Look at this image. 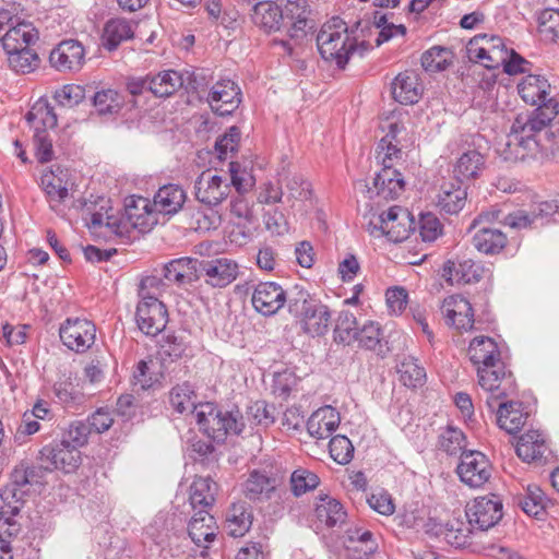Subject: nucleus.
<instances>
[{
  "mask_svg": "<svg viewBox=\"0 0 559 559\" xmlns=\"http://www.w3.org/2000/svg\"><path fill=\"white\" fill-rule=\"evenodd\" d=\"M559 150L557 107H530L519 112L500 155L507 162L543 160Z\"/></svg>",
  "mask_w": 559,
  "mask_h": 559,
  "instance_id": "nucleus-1",
  "label": "nucleus"
},
{
  "mask_svg": "<svg viewBox=\"0 0 559 559\" xmlns=\"http://www.w3.org/2000/svg\"><path fill=\"white\" fill-rule=\"evenodd\" d=\"M252 22L265 32L286 29L292 39L301 40L316 28L313 12L300 0H285L282 5L273 1L253 4Z\"/></svg>",
  "mask_w": 559,
  "mask_h": 559,
  "instance_id": "nucleus-2",
  "label": "nucleus"
},
{
  "mask_svg": "<svg viewBox=\"0 0 559 559\" xmlns=\"http://www.w3.org/2000/svg\"><path fill=\"white\" fill-rule=\"evenodd\" d=\"M368 21H357L352 27L340 17H332L326 22L317 35V45L321 57L329 62H334L337 68L344 69L348 63L350 56L360 46L368 49L369 44L366 40L358 43L360 36L357 32L364 33L370 29Z\"/></svg>",
  "mask_w": 559,
  "mask_h": 559,
  "instance_id": "nucleus-3",
  "label": "nucleus"
},
{
  "mask_svg": "<svg viewBox=\"0 0 559 559\" xmlns=\"http://www.w3.org/2000/svg\"><path fill=\"white\" fill-rule=\"evenodd\" d=\"M164 286L157 276H146L141 281V300L136 306L135 320L139 330L147 336H156L167 324L168 312L166 306L157 297L150 295L147 289H159Z\"/></svg>",
  "mask_w": 559,
  "mask_h": 559,
  "instance_id": "nucleus-4",
  "label": "nucleus"
},
{
  "mask_svg": "<svg viewBox=\"0 0 559 559\" xmlns=\"http://www.w3.org/2000/svg\"><path fill=\"white\" fill-rule=\"evenodd\" d=\"M193 417L200 430L216 442L224 441L228 433H240L245 427L238 409L223 411L212 403L199 404Z\"/></svg>",
  "mask_w": 559,
  "mask_h": 559,
  "instance_id": "nucleus-5",
  "label": "nucleus"
},
{
  "mask_svg": "<svg viewBox=\"0 0 559 559\" xmlns=\"http://www.w3.org/2000/svg\"><path fill=\"white\" fill-rule=\"evenodd\" d=\"M289 312L301 319L304 331L311 336L324 335L329 330L331 322L329 308L311 299L304 288L296 286L290 289Z\"/></svg>",
  "mask_w": 559,
  "mask_h": 559,
  "instance_id": "nucleus-6",
  "label": "nucleus"
},
{
  "mask_svg": "<svg viewBox=\"0 0 559 559\" xmlns=\"http://www.w3.org/2000/svg\"><path fill=\"white\" fill-rule=\"evenodd\" d=\"M478 384L488 393L487 406L495 411L496 404L516 391L514 377L503 361L490 367H478Z\"/></svg>",
  "mask_w": 559,
  "mask_h": 559,
  "instance_id": "nucleus-7",
  "label": "nucleus"
},
{
  "mask_svg": "<svg viewBox=\"0 0 559 559\" xmlns=\"http://www.w3.org/2000/svg\"><path fill=\"white\" fill-rule=\"evenodd\" d=\"M27 122L34 127V147L39 163H48L53 157L52 140L47 133L48 129L57 126V114L53 107H32L26 115Z\"/></svg>",
  "mask_w": 559,
  "mask_h": 559,
  "instance_id": "nucleus-8",
  "label": "nucleus"
},
{
  "mask_svg": "<svg viewBox=\"0 0 559 559\" xmlns=\"http://www.w3.org/2000/svg\"><path fill=\"white\" fill-rule=\"evenodd\" d=\"M507 48L500 36L478 34L466 45V55L473 62H480L487 69H498L506 61Z\"/></svg>",
  "mask_w": 559,
  "mask_h": 559,
  "instance_id": "nucleus-9",
  "label": "nucleus"
},
{
  "mask_svg": "<svg viewBox=\"0 0 559 559\" xmlns=\"http://www.w3.org/2000/svg\"><path fill=\"white\" fill-rule=\"evenodd\" d=\"M355 189L370 200L376 198L384 201L394 200L403 192L404 180L401 173L393 167H382L373 178L372 186L359 180L355 183Z\"/></svg>",
  "mask_w": 559,
  "mask_h": 559,
  "instance_id": "nucleus-10",
  "label": "nucleus"
},
{
  "mask_svg": "<svg viewBox=\"0 0 559 559\" xmlns=\"http://www.w3.org/2000/svg\"><path fill=\"white\" fill-rule=\"evenodd\" d=\"M204 80L205 78H201L195 71L165 70L150 79L147 88L156 97H168L183 86L187 90H198Z\"/></svg>",
  "mask_w": 559,
  "mask_h": 559,
  "instance_id": "nucleus-11",
  "label": "nucleus"
},
{
  "mask_svg": "<svg viewBox=\"0 0 559 559\" xmlns=\"http://www.w3.org/2000/svg\"><path fill=\"white\" fill-rule=\"evenodd\" d=\"M285 480V472L281 469H253L243 483V495L251 501L270 500Z\"/></svg>",
  "mask_w": 559,
  "mask_h": 559,
  "instance_id": "nucleus-12",
  "label": "nucleus"
},
{
  "mask_svg": "<svg viewBox=\"0 0 559 559\" xmlns=\"http://www.w3.org/2000/svg\"><path fill=\"white\" fill-rule=\"evenodd\" d=\"M402 112L394 108L381 124L386 134L379 141L376 148V158L382 167H393L395 162L402 159V151L397 146L396 135L404 130V124L401 121Z\"/></svg>",
  "mask_w": 559,
  "mask_h": 559,
  "instance_id": "nucleus-13",
  "label": "nucleus"
},
{
  "mask_svg": "<svg viewBox=\"0 0 559 559\" xmlns=\"http://www.w3.org/2000/svg\"><path fill=\"white\" fill-rule=\"evenodd\" d=\"M62 343L75 353H85L96 340L95 324L85 318H68L59 329Z\"/></svg>",
  "mask_w": 559,
  "mask_h": 559,
  "instance_id": "nucleus-14",
  "label": "nucleus"
},
{
  "mask_svg": "<svg viewBox=\"0 0 559 559\" xmlns=\"http://www.w3.org/2000/svg\"><path fill=\"white\" fill-rule=\"evenodd\" d=\"M38 460L45 471L61 469L64 473L74 472L81 463V453L70 444V441L44 447L39 451Z\"/></svg>",
  "mask_w": 559,
  "mask_h": 559,
  "instance_id": "nucleus-15",
  "label": "nucleus"
},
{
  "mask_svg": "<svg viewBox=\"0 0 559 559\" xmlns=\"http://www.w3.org/2000/svg\"><path fill=\"white\" fill-rule=\"evenodd\" d=\"M492 467L487 456L479 451L461 453L456 473L462 483L471 488H479L491 477Z\"/></svg>",
  "mask_w": 559,
  "mask_h": 559,
  "instance_id": "nucleus-16",
  "label": "nucleus"
},
{
  "mask_svg": "<svg viewBox=\"0 0 559 559\" xmlns=\"http://www.w3.org/2000/svg\"><path fill=\"white\" fill-rule=\"evenodd\" d=\"M11 490L4 492L0 502V559H13L11 539L21 532V525L14 519L21 511V501L9 502Z\"/></svg>",
  "mask_w": 559,
  "mask_h": 559,
  "instance_id": "nucleus-17",
  "label": "nucleus"
},
{
  "mask_svg": "<svg viewBox=\"0 0 559 559\" xmlns=\"http://www.w3.org/2000/svg\"><path fill=\"white\" fill-rule=\"evenodd\" d=\"M466 516L471 526L487 531L501 520L502 501L497 495L478 497L467 507Z\"/></svg>",
  "mask_w": 559,
  "mask_h": 559,
  "instance_id": "nucleus-18",
  "label": "nucleus"
},
{
  "mask_svg": "<svg viewBox=\"0 0 559 559\" xmlns=\"http://www.w3.org/2000/svg\"><path fill=\"white\" fill-rule=\"evenodd\" d=\"M290 290L274 282H263L255 286L252 294L253 308L263 316L275 314L285 304L289 307Z\"/></svg>",
  "mask_w": 559,
  "mask_h": 559,
  "instance_id": "nucleus-19",
  "label": "nucleus"
},
{
  "mask_svg": "<svg viewBox=\"0 0 559 559\" xmlns=\"http://www.w3.org/2000/svg\"><path fill=\"white\" fill-rule=\"evenodd\" d=\"M229 193L230 185L227 179L209 170L203 171L194 182L195 199L207 206L221 204Z\"/></svg>",
  "mask_w": 559,
  "mask_h": 559,
  "instance_id": "nucleus-20",
  "label": "nucleus"
},
{
  "mask_svg": "<svg viewBox=\"0 0 559 559\" xmlns=\"http://www.w3.org/2000/svg\"><path fill=\"white\" fill-rule=\"evenodd\" d=\"M124 216L129 228L143 234L150 231L158 222L152 202L143 197H130L126 200Z\"/></svg>",
  "mask_w": 559,
  "mask_h": 559,
  "instance_id": "nucleus-21",
  "label": "nucleus"
},
{
  "mask_svg": "<svg viewBox=\"0 0 559 559\" xmlns=\"http://www.w3.org/2000/svg\"><path fill=\"white\" fill-rule=\"evenodd\" d=\"M239 273L236 261L227 258H218L209 261H200V277L212 287H226L233 283Z\"/></svg>",
  "mask_w": 559,
  "mask_h": 559,
  "instance_id": "nucleus-22",
  "label": "nucleus"
},
{
  "mask_svg": "<svg viewBox=\"0 0 559 559\" xmlns=\"http://www.w3.org/2000/svg\"><path fill=\"white\" fill-rule=\"evenodd\" d=\"M108 201L102 199V204L98 211H90L87 209L88 218L85 217L87 227L93 231H98L106 228L108 233L123 236L129 233V225L124 214L119 216L114 212V209L108 206Z\"/></svg>",
  "mask_w": 559,
  "mask_h": 559,
  "instance_id": "nucleus-23",
  "label": "nucleus"
},
{
  "mask_svg": "<svg viewBox=\"0 0 559 559\" xmlns=\"http://www.w3.org/2000/svg\"><path fill=\"white\" fill-rule=\"evenodd\" d=\"M85 60V50L75 39L62 40L49 55L51 67L58 71H78Z\"/></svg>",
  "mask_w": 559,
  "mask_h": 559,
  "instance_id": "nucleus-24",
  "label": "nucleus"
},
{
  "mask_svg": "<svg viewBox=\"0 0 559 559\" xmlns=\"http://www.w3.org/2000/svg\"><path fill=\"white\" fill-rule=\"evenodd\" d=\"M518 92L526 105H559L551 96V86L545 76L528 74L518 84Z\"/></svg>",
  "mask_w": 559,
  "mask_h": 559,
  "instance_id": "nucleus-25",
  "label": "nucleus"
},
{
  "mask_svg": "<svg viewBox=\"0 0 559 559\" xmlns=\"http://www.w3.org/2000/svg\"><path fill=\"white\" fill-rule=\"evenodd\" d=\"M447 324L462 332L474 325V312L471 302L461 295H452L443 300L441 307Z\"/></svg>",
  "mask_w": 559,
  "mask_h": 559,
  "instance_id": "nucleus-26",
  "label": "nucleus"
},
{
  "mask_svg": "<svg viewBox=\"0 0 559 559\" xmlns=\"http://www.w3.org/2000/svg\"><path fill=\"white\" fill-rule=\"evenodd\" d=\"M217 530L215 519L209 510L193 511V515L188 523V535L195 546L202 549V555L215 540Z\"/></svg>",
  "mask_w": 559,
  "mask_h": 559,
  "instance_id": "nucleus-27",
  "label": "nucleus"
},
{
  "mask_svg": "<svg viewBox=\"0 0 559 559\" xmlns=\"http://www.w3.org/2000/svg\"><path fill=\"white\" fill-rule=\"evenodd\" d=\"M380 228L385 229V236L393 242L406 239L413 228L409 212L401 206H391L378 216Z\"/></svg>",
  "mask_w": 559,
  "mask_h": 559,
  "instance_id": "nucleus-28",
  "label": "nucleus"
},
{
  "mask_svg": "<svg viewBox=\"0 0 559 559\" xmlns=\"http://www.w3.org/2000/svg\"><path fill=\"white\" fill-rule=\"evenodd\" d=\"M164 278L178 287H187L200 278V260L189 257L169 261L163 267Z\"/></svg>",
  "mask_w": 559,
  "mask_h": 559,
  "instance_id": "nucleus-29",
  "label": "nucleus"
},
{
  "mask_svg": "<svg viewBox=\"0 0 559 559\" xmlns=\"http://www.w3.org/2000/svg\"><path fill=\"white\" fill-rule=\"evenodd\" d=\"M485 272L480 263L472 259L447 261L442 269V277L453 284H471L480 281Z\"/></svg>",
  "mask_w": 559,
  "mask_h": 559,
  "instance_id": "nucleus-30",
  "label": "nucleus"
},
{
  "mask_svg": "<svg viewBox=\"0 0 559 559\" xmlns=\"http://www.w3.org/2000/svg\"><path fill=\"white\" fill-rule=\"evenodd\" d=\"M467 201V189L459 181H448L440 186L436 197V205L441 213L459 214Z\"/></svg>",
  "mask_w": 559,
  "mask_h": 559,
  "instance_id": "nucleus-31",
  "label": "nucleus"
},
{
  "mask_svg": "<svg viewBox=\"0 0 559 559\" xmlns=\"http://www.w3.org/2000/svg\"><path fill=\"white\" fill-rule=\"evenodd\" d=\"M341 421L340 413L332 406H323L311 414L307 421L309 435L318 440L328 439Z\"/></svg>",
  "mask_w": 559,
  "mask_h": 559,
  "instance_id": "nucleus-32",
  "label": "nucleus"
},
{
  "mask_svg": "<svg viewBox=\"0 0 559 559\" xmlns=\"http://www.w3.org/2000/svg\"><path fill=\"white\" fill-rule=\"evenodd\" d=\"M187 200L185 190L178 185H165L154 195L152 205L157 213L174 215L178 213Z\"/></svg>",
  "mask_w": 559,
  "mask_h": 559,
  "instance_id": "nucleus-33",
  "label": "nucleus"
},
{
  "mask_svg": "<svg viewBox=\"0 0 559 559\" xmlns=\"http://www.w3.org/2000/svg\"><path fill=\"white\" fill-rule=\"evenodd\" d=\"M423 88L417 75L400 73L391 84V94L399 105H416Z\"/></svg>",
  "mask_w": 559,
  "mask_h": 559,
  "instance_id": "nucleus-34",
  "label": "nucleus"
},
{
  "mask_svg": "<svg viewBox=\"0 0 559 559\" xmlns=\"http://www.w3.org/2000/svg\"><path fill=\"white\" fill-rule=\"evenodd\" d=\"M38 31L28 22H19L11 25L2 37L4 51H14L20 48H28L38 40Z\"/></svg>",
  "mask_w": 559,
  "mask_h": 559,
  "instance_id": "nucleus-35",
  "label": "nucleus"
},
{
  "mask_svg": "<svg viewBox=\"0 0 559 559\" xmlns=\"http://www.w3.org/2000/svg\"><path fill=\"white\" fill-rule=\"evenodd\" d=\"M468 356L477 370L478 367H490L502 361L498 345L488 336L475 337L469 344Z\"/></svg>",
  "mask_w": 559,
  "mask_h": 559,
  "instance_id": "nucleus-36",
  "label": "nucleus"
},
{
  "mask_svg": "<svg viewBox=\"0 0 559 559\" xmlns=\"http://www.w3.org/2000/svg\"><path fill=\"white\" fill-rule=\"evenodd\" d=\"M314 514L328 527L343 524L347 516L342 503L330 496H319L316 499Z\"/></svg>",
  "mask_w": 559,
  "mask_h": 559,
  "instance_id": "nucleus-37",
  "label": "nucleus"
},
{
  "mask_svg": "<svg viewBox=\"0 0 559 559\" xmlns=\"http://www.w3.org/2000/svg\"><path fill=\"white\" fill-rule=\"evenodd\" d=\"M516 454L524 462L540 460L548 447L544 435L538 430H530L520 437L516 443Z\"/></svg>",
  "mask_w": 559,
  "mask_h": 559,
  "instance_id": "nucleus-38",
  "label": "nucleus"
},
{
  "mask_svg": "<svg viewBox=\"0 0 559 559\" xmlns=\"http://www.w3.org/2000/svg\"><path fill=\"white\" fill-rule=\"evenodd\" d=\"M497 423L508 433L518 432L525 424L526 415L523 413L522 404L518 402H498L496 404Z\"/></svg>",
  "mask_w": 559,
  "mask_h": 559,
  "instance_id": "nucleus-39",
  "label": "nucleus"
},
{
  "mask_svg": "<svg viewBox=\"0 0 559 559\" xmlns=\"http://www.w3.org/2000/svg\"><path fill=\"white\" fill-rule=\"evenodd\" d=\"M217 485L210 477H198L190 486V504L195 510H209L214 501Z\"/></svg>",
  "mask_w": 559,
  "mask_h": 559,
  "instance_id": "nucleus-40",
  "label": "nucleus"
},
{
  "mask_svg": "<svg viewBox=\"0 0 559 559\" xmlns=\"http://www.w3.org/2000/svg\"><path fill=\"white\" fill-rule=\"evenodd\" d=\"M252 524V513L245 502L234 503L226 516V530L233 537L243 536Z\"/></svg>",
  "mask_w": 559,
  "mask_h": 559,
  "instance_id": "nucleus-41",
  "label": "nucleus"
},
{
  "mask_svg": "<svg viewBox=\"0 0 559 559\" xmlns=\"http://www.w3.org/2000/svg\"><path fill=\"white\" fill-rule=\"evenodd\" d=\"M506 236L495 228L483 227L473 236V245L479 251L486 254H493L504 248Z\"/></svg>",
  "mask_w": 559,
  "mask_h": 559,
  "instance_id": "nucleus-42",
  "label": "nucleus"
},
{
  "mask_svg": "<svg viewBox=\"0 0 559 559\" xmlns=\"http://www.w3.org/2000/svg\"><path fill=\"white\" fill-rule=\"evenodd\" d=\"M133 37L131 24L124 19H112L108 21L104 28V47L108 50H115L121 41Z\"/></svg>",
  "mask_w": 559,
  "mask_h": 559,
  "instance_id": "nucleus-43",
  "label": "nucleus"
},
{
  "mask_svg": "<svg viewBox=\"0 0 559 559\" xmlns=\"http://www.w3.org/2000/svg\"><path fill=\"white\" fill-rule=\"evenodd\" d=\"M484 165V156L476 150L463 153L454 166L455 180L463 183L464 180L474 178Z\"/></svg>",
  "mask_w": 559,
  "mask_h": 559,
  "instance_id": "nucleus-44",
  "label": "nucleus"
},
{
  "mask_svg": "<svg viewBox=\"0 0 559 559\" xmlns=\"http://www.w3.org/2000/svg\"><path fill=\"white\" fill-rule=\"evenodd\" d=\"M9 67L16 73L27 74L35 71L40 63L36 51L28 48H20L14 51H5Z\"/></svg>",
  "mask_w": 559,
  "mask_h": 559,
  "instance_id": "nucleus-45",
  "label": "nucleus"
},
{
  "mask_svg": "<svg viewBox=\"0 0 559 559\" xmlns=\"http://www.w3.org/2000/svg\"><path fill=\"white\" fill-rule=\"evenodd\" d=\"M207 102H222L223 104L236 103L239 105L242 102V93L236 82L229 79H224L213 85L209 93Z\"/></svg>",
  "mask_w": 559,
  "mask_h": 559,
  "instance_id": "nucleus-46",
  "label": "nucleus"
},
{
  "mask_svg": "<svg viewBox=\"0 0 559 559\" xmlns=\"http://www.w3.org/2000/svg\"><path fill=\"white\" fill-rule=\"evenodd\" d=\"M169 402L175 411L180 414L191 413L194 416V408H199L195 404V394L189 383H182L174 386L169 393Z\"/></svg>",
  "mask_w": 559,
  "mask_h": 559,
  "instance_id": "nucleus-47",
  "label": "nucleus"
},
{
  "mask_svg": "<svg viewBox=\"0 0 559 559\" xmlns=\"http://www.w3.org/2000/svg\"><path fill=\"white\" fill-rule=\"evenodd\" d=\"M93 92L92 85H78V84H66L60 88H56L51 92V98L58 105H80L85 98Z\"/></svg>",
  "mask_w": 559,
  "mask_h": 559,
  "instance_id": "nucleus-48",
  "label": "nucleus"
},
{
  "mask_svg": "<svg viewBox=\"0 0 559 559\" xmlns=\"http://www.w3.org/2000/svg\"><path fill=\"white\" fill-rule=\"evenodd\" d=\"M357 332L356 317L347 310L341 311L334 328L335 342L349 345L356 340Z\"/></svg>",
  "mask_w": 559,
  "mask_h": 559,
  "instance_id": "nucleus-49",
  "label": "nucleus"
},
{
  "mask_svg": "<svg viewBox=\"0 0 559 559\" xmlns=\"http://www.w3.org/2000/svg\"><path fill=\"white\" fill-rule=\"evenodd\" d=\"M400 380L404 385L416 388L421 385L426 379V372L417 359L414 357H405L397 366Z\"/></svg>",
  "mask_w": 559,
  "mask_h": 559,
  "instance_id": "nucleus-50",
  "label": "nucleus"
},
{
  "mask_svg": "<svg viewBox=\"0 0 559 559\" xmlns=\"http://www.w3.org/2000/svg\"><path fill=\"white\" fill-rule=\"evenodd\" d=\"M546 504L547 498L537 485H528L520 499L522 510L528 515L538 516L544 512Z\"/></svg>",
  "mask_w": 559,
  "mask_h": 559,
  "instance_id": "nucleus-51",
  "label": "nucleus"
},
{
  "mask_svg": "<svg viewBox=\"0 0 559 559\" xmlns=\"http://www.w3.org/2000/svg\"><path fill=\"white\" fill-rule=\"evenodd\" d=\"M469 533V528L463 522L453 521L440 525L436 534L451 546L463 547L467 544Z\"/></svg>",
  "mask_w": 559,
  "mask_h": 559,
  "instance_id": "nucleus-52",
  "label": "nucleus"
},
{
  "mask_svg": "<svg viewBox=\"0 0 559 559\" xmlns=\"http://www.w3.org/2000/svg\"><path fill=\"white\" fill-rule=\"evenodd\" d=\"M289 483L293 495L300 497L316 489L320 484V479L313 472L298 468L292 473Z\"/></svg>",
  "mask_w": 559,
  "mask_h": 559,
  "instance_id": "nucleus-53",
  "label": "nucleus"
},
{
  "mask_svg": "<svg viewBox=\"0 0 559 559\" xmlns=\"http://www.w3.org/2000/svg\"><path fill=\"white\" fill-rule=\"evenodd\" d=\"M466 445V438L462 430L448 426L439 436V447L449 455H456Z\"/></svg>",
  "mask_w": 559,
  "mask_h": 559,
  "instance_id": "nucleus-54",
  "label": "nucleus"
},
{
  "mask_svg": "<svg viewBox=\"0 0 559 559\" xmlns=\"http://www.w3.org/2000/svg\"><path fill=\"white\" fill-rule=\"evenodd\" d=\"M41 186L47 194L51 209H55L61 201L68 197V188L62 179L52 173L45 174L41 177Z\"/></svg>",
  "mask_w": 559,
  "mask_h": 559,
  "instance_id": "nucleus-55",
  "label": "nucleus"
},
{
  "mask_svg": "<svg viewBox=\"0 0 559 559\" xmlns=\"http://www.w3.org/2000/svg\"><path fill=\"white\" fill-rule=\"evenodd\" d=\"M450 51L440 46H433L421 56V66L426 71L439 72L449 66Z\"/></svg>",
  "mask_w": 559,
  "mask_h": 559,
  "instance_id": "nucleus-56",
  "label": "nucleus"
},
{
  "mask_svg": "<svg viewBox=\"0 0 559 559\" xmlns=\"http://www.w3.org/2000/svg\"><path fill=\"white\" fill-rule=\"evenodd\" d=\"M329 450L331 457L338 464H347L353 459L354 447L345 436L337 435L331 438Z\"/></svg>",
  "mask_w": 559,
  "mask_h": 559,
  "instance_id": "nucleus-57",
  "label": "nucleus"
},
{
  "mask_svg": "<svg viewBox=\"0 0 559 559\" xmlns=\"http://www.w3.org/2000/svg\"><path fill=\"white\" fill-rule=\"evenodd\" d=\"M382 340V333L379 323L368 321L360 329H358L356 340L359 346L376 350L380 346Z\"/></svg>",
  "mask_w": 559,
  "mask_h": 559,
  "instance_id": "nucleus-58",
  "label": "nucleus"
},
{
  "mask_svg": "<svg viewBox=\"0 0 559 559\" xmlns=\"http://www.w3.org/2000/svg\"><path fill=\"white\" fill-rule=\"evenodd\" d=\"M274 411L275 407L265 401H255L248 407L247 415L254 424L267 427L275 420Z\"/></svg>",
  "mask_w": 559,
  "mask_h": 559,
  "instance_id": "nucleus-59",
  "label": "nucleus"
},
{
  "mask_svg": "<svg viewBox=\"0 0 559 559\" xmlns=\"http://www.w3.org/2000/svg\"><path fill=\"white\" fill-rule=\"evenodd\" d=\"M29 474L25 473V468H15L12 473L11 477V484L8 485L1 492H0V502H2L4 492L7 490H11L14 495L10 496L8 499L9 502L13 503L15 500L21 501V508L23 507V495H24V486L31 485L28 481Z\"/></svg>",
  "mask_w": 559,
  "mask_h": 559,
  "instance_id": "nucleus-60",
  "label": "nucleus"
},
{
  "mask_svg": "<svg viewBox=\"0 0 559 559\" xmlns=\"http://www.w3.org/2000/svg\"><path fill=\"white\" fill-rule=\"evenodd\" d=\"M240 135V130L234 126L216 141L215 150L219 159H226L228 153H235L238 150Z\"/></svg>",
  "mask_w": 559,
  "mask_h": 559,
  "instance_id": "nucleus-61",
  "label": "nucleus"
},
{
  "mask_svg": "<svg viewBox=\"0 0 559 559\" xmlns=\"http://www.w3.org/2000/svg\"><path fill=\"white\" fill-rule=\"evenodd\" d=\"M288 198L292 200H308L311 197V183L301 175H293L286 181Z\"/></svg>",
  "mask_w": 559,
  "mask_h": 559,
  "instance_id": "nucleus-62",
  "label": "nucleus"
},
{
  "mask_svg": "<svg viewBox=\"0 0 559 559\" xmlns=\"http://www.w3.org/2000/svg\"><path fill=\"white\" fill-rule=\"evenodd\" d=\"M230 212L234 216L243 221L242 227L248 229V231H242V235L246 238L250 237V229L254 225V216L248 202L240 197L233 199L230 202Z\"/></svg>",
  "mask_w": 559,
  "mask_h": 559,
  "instance_id": "nucleus-63",
  "label": "nucleus"
},
{
  "mask_svg": "<svg viewBox=\"0 0 559 559\" xmlns=\"http://www.w3.org/2000/svg\"><path fill=\"white\" fill-rule=\"evenodd\" d=\"M442 234V226L438 217L431 213L420 215L419 235L424 241L432 242Z\"/></svg>",
  "mask_w": 559,
  "mask_h": 559,
  "instance_id": "nucleus-64",
  "label": "nucleus"
}]
</instances>
